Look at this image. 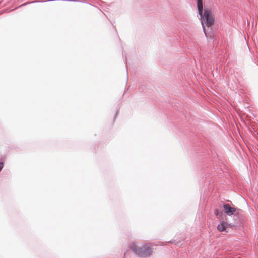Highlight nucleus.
I'll return each mask as SVG.
<instances>
[{"label":"nucleus","instance_id":"20e7f679","mask_svg":"<svg viewBox=\"0 0 258 258\" xmlns=\"http://www.w3.org/2000/svg\"><path fill=\"white\" fill-rule=\"evenodd\" d=\"M230 226V224L227 222L222 221L217 226L218 230L220 231H227V229Z\"/></svg>","mask_w":258,"mask_h":258},{"label":"nucleus","instance_id":"f03ea898","mask_svg":"<svg viewBox=\"0 0 258 258\" xmlns=\"http://www.w3.org/2000/svg\"><path fill=\"white\" fill-rule=\"evenodd\" d=\"M151 243H132V251L139 257L144 258L150 256L152 253Z\"/></svg>","mask_w":258,"mask_h":258},{"label":"nucleus","instance_id":"423d86ee","mask_svg":"<svg viewBox=\"0 0 258 258\" xmlns=\"http://www.w3.org/2000/svg\"><path fill=\"white\" fill-rule=\"evenodd\" d=\"M3 167V164L2 163H0V171L2 170Z\"/></svg>","mask_w":258,"mask_h":258},{"label":"nucleus","instance_id":"f257e3e1","mask_svg":"<svg viewBox=\"0 0 258 258\" xmlns=\"http://www.w3.org/2000/svg\"><path fill=\"white\" fill-rule=\"evenodd\" d=\"M197 7L199 14L201 17L203 31L205 36H207L205 25L208 27H210L214 24L215 21V15L211 10L207 8L205 9L203 12V0H197Z\"/></svg>","mask_w":258,"mask_h":258},{"label":"nucleus","instance_id":"0eeeda50","mask_svg":"<svg viewBox=\"0 0 258 258\" xmlns=\"http://www.w3.org/2000/svg\"><path fill=\"white\" fill-rule=\"evenodd\" d=\"M176 243H177V244H180V243L177 242Z\"/></svg>","mask_w":258,"mask_h":258},{"label":"nucleus","instance_id":"7ed1b4c3","mask_svg":"<svg viewBox=\"0 0 258 258\" xmlns=\"http://www.w3.org/2000/svg\"><path fill=\"white\" fill-rule=\"evenodd\" d=\"M225 213L228 215H232L236 211V208L230 207L229 204H224L223 206Z\"/></svg>","mask_w":258,"mask_h":258},{"label":"nucleus","instance_id":"39448f33","mask_svg":"<svg viewBox=\"0 0 258 258\" xmlns=\"http://www.w3.org/2000/svg\"><path fill=\"white\" fill-rule=\"evenodd\" d=\"M214 213L216 215H218L219 214L218 210L217 209H216L214 211Z\"/></svg>","mask_w":258,"mask_h":258}]
</instances>
